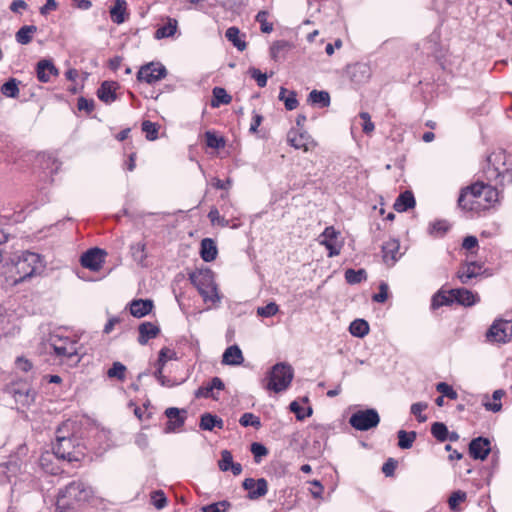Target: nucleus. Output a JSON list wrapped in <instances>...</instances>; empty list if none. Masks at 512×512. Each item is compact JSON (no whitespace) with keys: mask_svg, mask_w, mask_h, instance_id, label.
Segmentation results:
<instances>
[{"mask_svg":"<svg viewBox=\"0 0 512 512\" xmlns=\"http://www.w3.org/2000/svg\"><path fill=\"white\" fill-rule=\"evenodd\" d=\"M499 193L495 187L476 182L461 189L458 198V207L464 211L479 212L488 209L498 201Z\"/></svg>","mask_w":512,"mask_h":512,"instance_id":"nucleus-1","label":"nucleus"},{"mask_svg":"<svg viewBox=\"0 0 512 512\" xmlns=\"http://www.w3.org/2000/svg\"><path fill=\"white\" fill-rule=\"evenodd\" d=\"M91 495V490L80 481H73L64 489H61L57 496L56 512H69L75 505L86 501Z\"/></svg>","mask_w":512,"mask_h":512,"instance_id":"nucleus-2","label":"nucleus"},{"mask_svg":"<svg viewBox=\"0 0 512 512\" xmlns=\"http://www.w3.org/2000/svg\"><path fill=\"white\" fill-rule=\"evenodd\" d=\"M489 166L486 171L488 180L500 179L502 185L512 183V157L505 151H497L488 157Z\"/></svg>","mask_w":512,"mask_h":512,"instance_id":"nucleus-3","label":"nucleus"},{"mask_svg":"<svg viewBox=\"0 0 512 512\" xmlns=\"http://www.w3.org/2000/svg\"><path fill=\"white\" fill-rule=\"evenodd\" d=\"M294 370L286 362L275 364L265 378V389L280 393L287 390L293 380Z\"/></svg>","mask_w":512,"mask_h":512,"instance_id":"nucleus-4","label":"nucleus"},{"mask_svg":"<svg viewBox=\"0 0 512 512\" xmlns=\"http://www.w3.org/2000/svg\"><path fill=\"white\" fill-rule=\"evenodd\" d=\"M43 268L44 264L39 254L29 251L23 252L15 264L16 273L19 275L16 281L23 282L41 273Z\"/></svg>","mask_w":512,"mask_h":512,"instance_id":"nucleus-5","label":"nucleus"},{"mask_svg":"<svg viewBox=\"0 0 512 512\" xmlns=\"http://www.w3.org/2000/svg\"><path fill=\"white\" fill-rule=\"evenodd\" d=\"M51 347L62 362L77 364L80 361L79 346L69 338H52Z\"/></svg>","mask_w":512,"mask_h":512,"instance_id":"nucleus-6","label":"nucleus"},{"mask_svg":"<svg viewBox=\"0 0 512 512\" xmlns=\"http://www.w3.org/2000/svg\"><path fill=\"white\" fill-rule=\"evenodd\" d=\"M190 280L197 287L205 302L211 301L215 303L220 301L217 285L214 283L212 274L209 271L199 275L191 274Z\"/></svg>","mask_w":512,"mask_h":512,"instance_id":"nucleus-7","label":"nucleus"},{"mask_svg":"<svg viewBox=\"0 0 512 512\" xmlns=\"http://www.w3.org/2000/svg\"><path fill=\"white\" fill-rule=\"evenodd\" d=\"M486 339L491 343L505 344L512 339V321L495 320L486 332Z\"/></svg>","mask_w":512,"mask_h":512,"instance_id":"nucleus-8","label":"nucleus"},{"mask_svg":"<svg viewBox=\"0 0 512 512\" xmlns=\"http://www.w3.org/2000/svg\"><path fill=\"white\" fill-rule=\"evenodd\" d=\"M380 422V417L375 409L359 410L353 413L349 419V424L356 430L366 431L376 427Z\"/></svg>","mask_w":512,"mask_h":512,"instance_id":"nucleus-9","label":"nucleus"},{"mask_svg":"<svg viewBox=\"0 0 512 512\" xmlns=\"http://www.w3.org/2000/svg\"><path fill=\"white\" fill-rule=\"evenodd\" d=\"M9 392L14 397L15 401L23 406L33 403L36 394L26 382L13 383L9 388Z\"/></svg>","mask_w":512,"mask_h":512,"instance_id":"nucleus-10","label":"nucleus"},{"mask_svg":"<svg viewBox=\"0 0 512 512\" xmlns=\"http://www.w3.org/2000/svg\"><path fill=\"white\" fill-rule=\"evenodd\" d=\"M166 74L167 71L163 65L149 63L140 68L137 73V78L140 81H145L148 84H152L163 79Z\"/></svg>","mask_w":512,"mask_h":512,"instance_id":"nucleus-11","label":"nucleus"},{"mask_svg":"<svg viewBox=\"0 0 512 512\" xmlns=\"http://www.w3.org/2000/svg\"><path fill=\"white\" fill-rule=\"evenodd\" d=\"M106 252L100 248L86 251L80 259L81 265L91 271H99L105 261Z\"/></svg>","mask_w":512,"mask_h":512,"instance_id":"nucleus-12","label":"nucleus"},{"mask_svg":"<svg viewBox=\"0 0 512 512\" xmlns=\"http://www.w3.org/2000/svg\"><path fill=\"white\" fill-rule=\"evenodd\" d=\"M77 428L78 425L73 420H67L63 422L55 433L56 441L58 444L63 445L64 442H68L67 445L69 446H79V444L75 442V431Z\"/></svg>","mask_w":512,"mask_h":512,"instance_id":"nucleus-13","label":"nucleus"},{"mask_svg":"<svg viewBox=\"0 0 512 512\" xmlns=\"http://www.w3.org/2000/svg\"><path fill=\"white\" fill-rule=\"evenodd\" d=\"M339 232L333 226L326 227L323 233L319 236V242L324 245L328 250V256L334 257L340 254L341 245L338 244Z\"/></svg>","mask_w":512,"mask_h":512,"instance_id":"nucleus-14","label":"nucleus"},{"mask_svg":"<svg viewBox=\"0 0 512 512\" xmlns=\"http://www.w3.org/2000/svg\"><path fill=\"white\" fill-rule=\"evenodd\" d=\"M243 488L248 491V498L251 500L263 497L268 492V483L264 478L257 480L246 478L242 483Z\"/></svg>","mask_w":512,"mask_h":512,"instance_id":"nucleus-15","label":"nucleus"},{"mask_svg":"<svg viewBox=\"0 0 512 512\" xmlns=\"http://www.w3.org/2000/svg\"><path fill=\"white\" fill-rule=\"evenodd\" d=\"M400 244L396 239H390L382 245L383 261L392 266L400 258Z\"/></svg>","mask_w":512,"mask_h":512,"instance_id":"nucleus-16","label":"nucleus"},{"mask_svg":"<svg viewBox=\"0 0 512 512\" xmlns=\"http://www.w3.org/2000/svg\"><path fill=\"white\" fill-rule=\"evenodd\" d=\"M450 294L453 297V302H457L463 306H472L479 301L477 294L465 288L452 289Z\"/></svg>","mask_w":512,"mask_h":512,"instance_id":"nucleus-17","label":"nucleus"},{"mask_svg":"<svg viewBox=\"0 0 512 512\" xmlns=\"http://www.w3.org/2000/svg\"><path fill=\"white\" fill-rule=\"evenodd\" d=\"M37 78L40 82H49L51 76H57L58 70L52 61L43 59L37 63L36 67Z\"/></svg>","mask_w":512,"mask_h":512,"instance_id":"nucleus-18","label":"nucleus"},{"mask_svg":"<svg viewBox=\"0 0 512 512\" xmlns=\"http://www.w3.org/2000/svg\"><path fill=\"white\" fill-rule=\"evenodd\" d=\"M218 467L223 472L231 471L235 476L242 473V465L233 461V456L229 450H223L221 459L218 461Z\"/></svg>","mask_w":512,"mask_h":512,"instance_id":"nucleus-19","label":"nucleus"},{"mask_svg":"<svg viewBox=\"0 0 512 512\" xmlns=\"http://www.w3.org/2000/svg\"><path fill=\"white\" fill-rule=\"evenodd\" d=\"M185 414V410H180L175 407L167 408L165 411V415L168 418L166 429L169 431H175L180 428L184 424Z\"/></svg>","mask_w":512,"mask_h":512,"instance_id":"nucleus-20","label":"nucleus"},{"mask_svg":"<svg viewBox=\"0 0 512 512\" xmlns=\"http://www.w3.org/2000/svg\"><path fill=\"white\" fill-rule=\"evenodd\" d=\"M139 337L138 342L141 345L147 344L150 339L156 338L160 333V329L158 326L151 322H143L139 325L138 328Z\"/></svg>","mask_w":512,"mask_h":512,"instance_id":"nucleus-21","label":"nucleus"},{"mask_svg":"<svg viewBox=\"0 0 512 512\" xmlns=\"http://www.w3.org/2000/svg\"><path fill=\"white\" fill-rule=\"evenodd\" d=\"M481 268L482 266L477 262H469L459 269L457 276L463 284H467L469 280L480 274Z\"/></svg>","mask_w":512,"mask_h":512,"instance_id":"nucleus-22","label":"nucleus"},{"mask_svg":"<svg viewBox=\"0 0 512 512\" xmlns=\"http://www.w3.org/2000/svg\"><path fill=\"white\" fill-rule=\"evenodd\" d=\"M117 86L116 82L104 81L97 91L98 98L106 104L113 102L116 99Z\"/></svg>","mask_w":512,"mask_h":512,"instance_id":"nucleus-23","label":"nucleus"},{"mask_svg":"<svg viewBox=\"0 0 512 512\" xmlns=\"http://www.w3.org/2000/svg\"><path fill=\"white\" fill-rule=\"evenodd\" d=\"M153 301L149 299L133 300L130 304V312L134 317L141 318L151 312Z\"/></svg>","mask_w":512,"mask_h":512,"instance_id":"nucleus-24","label":"nucleus"},{"mask_svg":"<svg viewBox=\"0 0 512 512\" xmlns=\"http://www.w3.org/2000/svg\"><path fill=\"white\" fill-rule=\"evenodd\" d=\"M244 361L241 349L237 345L228 347L222 356V363L226 365H240Z\"/></svg>","mask_w":512,"mask_h":512,"instance_id":"nucleus-25","label":"nucleus"},{"mask_svg":"<svg viewBox=\"0 0 512 512\" xmlns=\"http://www.w3.org/2000/svg\"><path fill=\"white\" fill-rule=\"evenodd\" d=\"M415 206V198L412 192L405 191L401 193L394 203V209L397 212H405Z\"/></svg>","mask_w":512,"mask_h":512,"instance_id":"nucleus-26","label":"nucleus"},{"mask_svg":"<svg viewBox=\"0 0 512 512\" xmlns=\"http://www.w3.org/2000/svg\"><path fill=\"white\" fill-rule=\"evenodd\" d=\"M201 257L205 262L213 261L217 256V247L215 242L210 238H204L201 241Z\"/></svg>","mask_w":512,"mask_h":512,"instance_id":"nucleus-27","label":"nucleus"},{"mask_svg":"<svg viewBox=\"0 0 512 512\" xmlns=\"http://www.w3.org/2000/svg\"><path fill=\"white\" fill-rule=\"evenodd\" d=\"M56 452L55 450H44V452L40 456V464L46 472L51 474H57L60 470L59 467L53 466V461L56 460Z\"/></svg>","mask_w":512,"mask_h":512,"instance_id":"nucleus-28","label":"nucleus"},{"mask_svg":"<svg viewBox=\"0 0 512 512\" xmlns=\"http://www.w3.org/2000/svg\"><path fill=\"white\" fill-rule=\"evenodd\" d=\"M126 6L125 0H115L113 7L110 9L111 19L114 23L121 24L125 21Z\"/></svg>","mask_w":512,"mask_h":512,"instance_id":"nucleus-29","label":"nucleus"},{"mask_svg":"<svg viewBox=\"0 0 512 512\" xmlns=\"http://www.w3.org/2000/svg\"><path fill=\"white\" fill-rule=\"evenodd\" d=\"M37 27L34 25L22 26L16 33L15 37L18 43L27 45L31 42L34 33H36Z\"/></svg>","mask_w":512,"mask_h":512,"instance_id":"nucleus-30","label":"nucleus"},{"mask_svg":"<svg viewBox=\"0 0 512 512\" xmlns=\"http://www.w3.org/2000/svg\"><path fill=\"white\" fill-rule=\"evenodd\" d=\"M279 99L284 102L285 108L290 111L296 109L299 104L296 92L288 91L284 87L280 88Z\"/></svg>","mask_w":512,"mask_h":512,"instance_id":"nucleus-31","label":"nucleus"},{"mask_svg":"<svg viewBox=\"0 0 512 512\" xmlns=\"http://www.w3.org/2000/svg\"><path fill=\"white\" fill-rule=\"evenodd\" d=\"M212 93L211 106L214 108L219 107L221 104L227 105L232 101V97L222 87H215Z\"/></svg>","mask_w":512,"mask_h":512,"instance_id":"nucleus-32","label":"nucleus"},{"mask_svg":"<svg viewBox=\"0 0 512 512\" xmlns=\"http://www.w3.org/2000/svg\"><path fill=\"white\" fill-rule=\"evenodd\" d=\"M178 22L176 19L169 18L168 23L159 27L155 32V38L162 39L173 36L177 31Z\"/></svg>","mask_w":512,"mask_h":512,"instance_id":"nucleus-33","label":"nucleus"},{"mask_svg":"<svg viewBox=\"0 0 512 512\" xmlns=\"http://www.w3.org/2000/svg\"><path fill=\"white\" fill-rule=\"evenodd\" d=\"M223 421L215 415L205 413L201 416L200 427L203 430H212L214 427L222 428Z\"/></svg>","mask_w":512,"mask_h":512,"instance_id":"nucleus-34","label":"nucleus"},{"mask_svg":"<svg viewBox=\"0 0 512 512\" xmlns=\"http://www.w3.org/2000/svg\"><path fill=\"white\" fill-rule=\"evenodd\" d=\"M349 331L353 336L362 338L369 333V325L363 319H356L351 322Z\"/></svg>","mask_w":512,"mask_h":512,"instance_id":"nucleus-35","label":"nucleus"},{"mask_svg":"<svg viewBox=\"0 0 512 512\" xmlns=\"http://www.w3.org/2000/svg\"><path fill=\"white\" fill-rule=\"evenodd\" d=\"M240 31L237 27H230L226 30V38L233 43L238 50L243 51L246 49V42L239 37Z\"/></svg>","mask_w":512,"mask_h":512,"instance_id":"nucleus-36","label":"nucleus"},{"mask_svg":"<svg viewBox=\"0 0 512 512\" xmlns=\"http://www.w3.org/2000/svg\"><path fill=\"white\" fill-rule=\"evenodd\" d=\"M368 69L366 65L356 64L350 69V78L354 82H362L368 78Z\"/></svg>","mask_w":512,"mask_h":512,"instance_id":"nucleus-37","label":"nucleus"},{"mask_svg":"<svg viewBox=\"0 0 512 512\" xmlns=\"http://www.w3.org/2000/svg\"><path fill=\"white\" fill-rule=\"evenodd\" d=\"M309 101L313 104H320L322 107H327L330 104V95L326 91L313 90L309 94Z\"/></svg>","mask_w":512,"mask_h":512,"instance_id":"nucleus-38","label":"nucleus"},{"mask_svg":"<svg viewBox=\"0 0 512 512\" xmlns=\"http://www.w3.org/2000/svg\"><path fill=\"white\" fill-rule=\"evenodd\" d=\"M416 432L405 430L398 431V446L399 448H410L416 439Z\"/></svg>","mask_w":512,"mask_h":512,"instance_id":"nucleus-39","label":"nucleus"},{"mask_svg":"<svg viewBox=\"0 0 512 512\" xmlns=\"http://www.w3.org/2000/svg\"><path fill=\"white\" fill-rule=\"evenodd\" d=\"M151 504L157 509L161 510L168 504L167 497L162 490H155L150 495Z\"/></svg>","mask_w":512,"mask_h":512,"instance_id":"nucleus-40","label":"nucleus"},{"mask_svg":"<svg viewBox=\"0 0 512 512\" xmlns=\"http://www.w3.org/2000/svg\"><path fill=\"white\" fill-rule=\"evenodd\" d=\"M1 92L7 97L16 98L19 94L18 82L11 78L1 86Z\"/></svg>","mask_w":512,"mask_h":512,"instance_id":"nucleus-41","label":"nucleus"},{"mask_svg":"<svg viewBox=\"0 0 512 512\" xmlns=\"http://www.w3.org/2000/svg\"><path fill=\"white\" fill-rule=\"evenodd\" d=\"M453 303V297L450 294V291L448 294L445 293H437L432 298L431 307L432 309H437L443 305H450Z\"/></svg>","mask_w":512,"mask_h":512,"instance_id":"nucleus-42","label":"nucleus"},{"mask_svg":"<svg viewBox=\"0 0 512 512\" xmlns=\"http://www.w3.org/2000/svg\"><path fill=\"white\" fill-rule=\"evenodd\" d=\"M448 432L447 426L444 423L435 422L432 424L431 433L438 441H446Z\"/></svg>","mask_w":512,"mask_h":512,"instance_id":"nucleus-43","label":"nucleus"},{"mask_svg":"<svg viewBox=\"0 0 512 512\" xmlns=\"http://www.w3.org/2000/svg\"><path fill=\"white\" fill-rule=\"evenodd\" d=\"M345 279L349 284H357L366 279V271L364 269L353 270L348 269L345 272Z\"/></svg>","mask_w":512,"mask_h":512,"instance_id":"nucleus-44","label":"nucleus"},{"mask_svg":"<svg viewBox=\"0 0 512 512\" xmlns=\"http://www.w3.org/2000/svg\"><path fill=\"white\" fill-rule=\"evenodd\" d=\"M126 373V367L121 362H114L112 367L107 371L109 378H116L120 381H124Z\"/></svg>","mask_w":512,"mask_h":512,"instance_id":"nucleus-45","label":"nucleus"},{"mask_svg":"<svg viewBox=\"0 0 512 512\" xmlns=\"http://www.w3.org/2000/svg\"><path fill=\"white\" fill-rule=\"evenodd\" d=\"M239 423L244 427L252 426L256 429H259L261 427L260 418L254 415L253 413H244L240 417Z\"/></svg>","mask_w":512,"mask_h":512,"instance_id":"nucleus-46","label":"nucleus"},{"mask_svg":"<svg viewBox=\"0 0 512 512\" xmlns=\"http://www.w3.org/2000/svg\"><path fill=\"white\" fill-rule=\"evenodd\" d=\"M206 144L210 148L219 149L225 146V140L223 137L217 136L214 132L207 131L205 133Z\"/></svg>","mask_w":512,"mask_h":512,"instance_id":"nucleus-47","label":"nucleus"},{"mask_svg":"<svg viewBox=\"0 0 512 512\" xmlns=\"http://www.w3.org/2000/svg\"><path fill=\"white\" fill-rule=\"evenodd\" d=\"M142 131L146 133V138L150 141H153L158 137V125L151 121L142 122Z\"/></svg>","mask_w":512,"mask_h":512,"instance_id":"nucleus-48","label":"nucleus"},{"mask_svg":"<svg viewBox=\"0 0 512 512\" xmlns=\"http://www.w3.org/2000/svg\"><path fill=\"white\" fill-rule=\"evenodd\" d=\"M145 248L146 245L143 242H138L131 246L132 256L138 263H143L146 259Z\"/></svg>","mask_w":512,"mask_h":512,"instance_id":"nucleus-49","label":"nucleus"},{"mask_svg":"<svg viewBox=\"0 0 512 512\" xmlns=\"http://www.w3.org/2000/svg\"><path fill=\"white\" fill-rule=\"evenodd\" d=\"M268 12L267 11H259L256 15V21L261 25V31L263 33H270L273 31V24L267 21Z\"/></svg>","mask_w":512,"mask_h":512,"instance_id":"nucleus-50","label":"nucleus"},{"mask_svg":"<svg viewBox=\"0 0 512 512\" xmlns=\"http://www.w3.org/2000/svg\"><path fill=\"white\" fill-rule=\"evenodd\" d=\"M436 390L442 394V396L447 397L452 400H456L458 397L457 392L447 383L439 382L436 385Z\"/></svg>","mask_w":512,"mask_h":512,"instance_id":"nucleus-51","label":"nucleus"},{"mask_svg":"<svg viewBox=\"0 0 512 512\" xmlns=\"http://www.w3.org/2000/svg\"><path fill=\"white\" fill-rule=\"evenodd\" d=\"M278 310V305L275 302H270L266 306L258 307L257 314L261 317H271L274 316Z\"/></svg>","mask_w":512,"mask_h":512,"instance_id":"nucleus-52","label":"nucleus"},{"mask_svg":"<svg viewBox=\"0 0 512 512\" xmlns=\"http://www.w3.org/2000/svg\"><path fill=\"white\" fill-rule=\"evenodd\" d=\"M466 499V493L460 490L455 491L449 497L448 503L451 510L455 511L460 502H463Z\"/></svg>","mask_w":512,"mask_h":512,"instance_id":"nucleus-53","label":"nucleus"},{"mask_svg":"<svg viewBox=\"0 0 512 512\" xmlns=\"http://www.w3.org/2000/svg\"><path fill=\"white\" fill-rule=\"evenodd\" d=\"M195 397L197 398H212V399H218L217 395L214 393L210 383H208L207 385H204V386H201L199 387L196 391H195Z\"/></svg>","mask_w":512,"mask_h":512,"instance_id":"nucleus-54","label":"nucleus"},{"mask_svg":"<svg viewBox=\"0 0 512 512\" xmlns=\"http://www.w3.org/2000/svg\"><path fill=\"white\" fill-rule=\"evenodd\" d=\"M360 118L364 121L363 123V132L366 134H370L374 131L375 126L374 123L371 121V117L368 112H361L359 114Z\"/></svg>","mask_w":512,"mask_h":512,"instance_id":"nucleus-55","label":"nucleus"},{"mask_svg":"<svg viewBox=\"0 0 512 512\" xmlns=\"http://www.w3.org/2000/svg\"><path fill=\"white\" fill-rule=\"evenodd\" d=\"M426 408H427L426 403H421V402L414 403L411 406V413L417 417L419 422H424V421H426L427 418H426V416H423L421 413Z\"/></svg>","mask_w":512,"mask_h":512,"instance_id":"nucleus-56","label":"nucleus"},{"mask_svg":"<svg viewBox=\"0 0 512 512\" xmlns=\"http://www.w3.org/2000/svg\"><path fill=\"white\" fill-rule=\"evenodd\" d=\"M251 77L254 78L259 87H265L267 84V75L262 73L259 69L251 68L249 70Z\"/></svg>","mask_w":512,"mask_h":512,"instance_id":"nucleus-57","label":"nucleus"},{"mask_svg":"<svg viewBox=\"0 0 512 512\" xmlns=\"http://www.w3.org/2000/svg\"><path fill=\"white\" fill-rule=\"evenodd\" d=\"M288 47H289V44H288V42H286V41L281 40V41H277V42H275V43L272 45L271 49H270L271 57H272L274 60H276V59L278 58V56H279V53H280L281 51H283V50L287 49Z\"/></svg>","mask_w":512,"mask_h":512,"instance_id":"nucleus-58","label":"nucleus"},{"mask_svg":"<svg viewBox=\"0 0 512 512\" xmlns=\"http://www.w3.org/2000/svg\"><path fill=\"white\" fill-rule=\"evenodd\" d=\"M175 353L168 348H162L157 361L158 368H163L168 359H172Z\"/></svg>","mask_w":512,"mask_h":512,"instance_id":"nucleus-59","label":"nucleus"},{"mask_svg":"<svg viewBox=\"0 0 512 512\" xmlns=\"http://www.w3.org/2000/svg\"><path fill=\"white\" fill-rule=\"evenodd\" d=\"M490 445H491V441L489 438L480 436V437L472 439L468 444V448H483V447H489Z\"/></svg>","mask_w":512,"mask_h":512,"instance_id":"nucleus-60","label":"nucleus"},{"mask_svg":"<svg viewBox=\"0 0 512 512\" xmlns=\"http://www.w3.org/2000/svg\"><path fill=\"white\" fill-rule=\"evenodd\" d=\"M398 465V462L393 459L389 458L382 466V472L385 474V476L390 477L394 474V471Z\"/></svg>","mask_w":512,"mask_h":512,"instance_id":"nucleus-61","label":"nucleus"},{"mask_svg":"<svg viewBox=\"0 0 512 512\" xmlns=\"http://www.w3.org/2000/svg\"><path fill=\"white\" fill-rule=\"evenodd\" d=\"M388 298V285L381 283L379 286V292L373 296V301L383 303Z\"/></svg>","mask_w":512,"mask_h":512,"instance_id":"nucleus-62","label":"nucleus"},{"mask_svg":"<svg viewBox=\"0 0 512 512\" xmlns=\"http://www.w3.org/2000/svg\"><path fill=\"white\" fill-rule=\"evenodd\" d=\"M288 141L291 144V146H293L296 149L303 148L305 151L308 150V148L304 142V136L302 134H300L299 136L295 135L293 137L289 135Z\"/></svg>","mask_w":512,"mask_h":512,"instance_id":"nucleus-63","label":"nucleus"},{"mask_svg":"<svg viewBox=\"0 0 512 512\" xmlns=\"http://www.w3.org/2000/svg\"><path fill=\"white\" fill-rule=\"evenodd\" d=\"M77 107L80 111L85 110L86 112H91L94 109V102L93 100L80 97L78 99Z\"/></svg>","mask_w":512,"mask_h":512,"instance_id":"nucleus-64","label":"nucleus"}]
</instances>
